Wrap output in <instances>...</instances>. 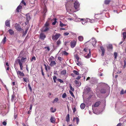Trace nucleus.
<instances>
[{
  "label": "nucleus",
  "mask_w": 126,
  "mask_h": 126,
  "mask_svg": "<svg viewBox=\"0 0 126 126\" xmlns=\"http://www.w3.org/2000/svg\"><path fill=\"white\" fill-rule=\"evenodd\" d=\"M26 59V58L22 57L21 59V60L19 59H17L16 61V63H18L20 68V70H23L22 62H24V60Z\"/></svg>",
  "instance_id": "f257e3e1"
},
{
  "label": "nucleus",
  "mask_w": 126,
  "mask_h": 126,
  "mask_svg": "<svg viewBox=\"0 0 126 126\" xmlns=\"http://www.w3.org/2000/svg\"><path fill=\"white\" fill-rule=\"evenodd\" d=\"M61 35L60 34L56 33L55 35H53L52 39L53 40H57L60 36Z\"/></svg>",
  "instance_id": "f03ea898"
},
{
  "label": "nucleus",
  "mask_w": 126,
  "mask_h": 126,
  "mask_svg": "<svg viewBox=\"0 0 126 126\" xmlns=\"http://www.w3.org/2000/svg\"><path fill=\"white\" fill-rule=\"evenodd\" d=\"M84 50L85 52H87V50H88L89 51V53L87 54V55L85 56V57L86 58H89L90 57H91V49H88V48H85L84 49Z\"/></svg>",
  "instance_id": "7ed1b4c3"
},
{
  "label": "nucleus",
  "mask_w": 126,
  "mask_h": 126,
  "mask_svg": "<svg viewBox=\"0 0 126 126\" xmlns=\"http://www.w3.org/2000/svg\"><path fill=\"white\" fill-rule=\"evenodd\" d=\"M16 29L18 31H20L22 30L20 25L17 24H16L15 25Z\"/></svg>",
  "instance_id": "20e7f679"
},
{
  "label": "nucleus",
  "mask_w": 126,
  "mask_h": 126,
  "mask_svg": "<svg viewBox=\"0 0 126 126\" xmlns=\"http://www.w3.org/2000/svg\"><path fill=\"white\" fill-rule=\"evenodd\" d=\"M73 73H71V75L73 77H75L76 75H79V73L77 71L74 70L73 71Z\"/></svg>",
  "instance_id": "39448f33"
},
{
  "label": "nucleus",
  "mask_w": 126,
  "mask_h": 126,
  "mask_svg": "<svg viewBox=\"0 0 126 126\" xmlns=\"http://www.w3.org/2000/svg\"><path fill=\"white\" fill-rule=\"evenodd\" d=\"M75 57V58L76 59L75 60L76 63L78 65H79V57H78V56L76 53H74Z\"/></svg>",
  "instance_id": "423d86ee"
},
{
  "label": "nucleus",
  "mask_w": 126,
  "mask_h": 126,
  "mask_svg": "<svg viewBox=\"0 0 126 126\" xmlns=\"http://www.w3.org/2000/svg\"><path fill=\"white\" fill-rule=\"evenodd\" d=\"M49 29L48 27L44 26L41 30L42 32H46Z\"/></svg>",
  "instance_id": "0eeeda50"
},
{
  "label": "nucleus",
  "mask_w": 126,
  "mask_h": 126,
  "mask_svg": "<svg viewBox=\"0 0 126 126\" xmlns=\"http://www.w3.org/2000/svg\"><path fill=\"white\" fill-rule=\"evenodd\" d=\"M79 7V4L78 1H75V2L74 3V7L75 9L77 10V11L78 10V8Z\"/></svg>",
  "instance_id": "6e6552de"
},
{
  "label": "nucleus",
  "mask_w": 126,
  "mask_h": 126,
  "mask_svg": "<svg viewBox=\"0 0 126 126\" xmlns=\"http://www.w3.org/2000/svg\"><path fill=\"white\" fill-rule=\"evenodd\" d=\"M17 74L18 77L20 76L21 77H24L25 75L23 72H21L20 71H18L17 72Z\"/></svg>",
  "instance_id": "1a4fd4ad"
},
{
  "label": "nucleus",
  "mask_w": 126,
  "mask_h": 126,
  "mask_svg": "<svg viewBox=\"0 0 126 126\" xmlns=\"http://www.w3.org/2000/svg\"><path fill=\"white\" fill-rule=\"evenodd\" d=\"M79 19H80V20L81 21H83L82 22V23L83 25H85V23L88 22L87 18L86 19L79 18Z\"/></svg>",
  "instance_id": "9d476101"
},
{
  "label": "nucleus",
  "mask_w": 126,
  "mask_h": 126,
  "mask_svg": "<svg viewBox=\"0 0 126 126\" xmlns=\"http://www.w3.org/2000/svg\"><path fill=\"white\" fill-rule=\"evenodd\" d=\"M46 37V36L43 33H41L40 35V39L42 40H44Z\"/></svg>",
  "instance_id": "9b49d317"
},
{
  "label": "nucleus",
  "mask_w": 126,
  "mask_h": 126,
  "mask_svg": "<svg viewBox=\"0 0 126 126\" xmlns=\"http://www.w3.org/2000/svg\"><path fill=\"white\" fill-rule=\"evenodd\" d=\"M100 48L101 50L102 54L101 56H103L104 54V53L105 52V50L104 47L102 46L100 47Z\"/></svg>",
  "instance_id": "f8f14e48"
},
{
  "label": "nucleus",
  "mask_w": 126,
  "mask_h": 126,
  "mask_svg": "<svg viewBox=\"0 0 126 126\" xmlns=\"http://www.w3.org/2000/svg\"><path fill=\"white\" fill-rule=\"evenodd\" d=\"M73 121L74 123L76 122L77 124H78L79 119L78 117L74 118L73 119Z\"/></svg>",
  "instance_id": "ddd939ff"
},
{
  "label": "nucleus",
  "mask_w": 126,
  "mask_h": 126,
  "mask_svg": "<svg viewBox=\"0 0 126 126\" xmlns=\"http://www.w3.org/2000/svg\"><path fill=\"white\" fill-rule=\"evenodd\" d=\"M76 45V42L75 41H73L71 43V46L72 48H73Z\"/></svg>",
  "instance_id": "4468645a"
},
{
  "label": "nucleus",
  "mask_w": 126,
  "mask_h": 126,
  "mask_svg": "<svg viewBox=\"0 0 126 126\" xmlns=\"http://www.w3.org/2000/svg\"><path fill=\"white\" fill-rule=\"evenodd\" d=\"M101 104V102L100 101H98L96 102L95 104H94L93 106L94 107H97L99 106V105H100Z\"/></svg>",
  "instance_id": "2eb2a0df"
},
{
  "label": "nucleus",
  "mask_w": 126,
  "mask_h": 126,
  "mask_svg": "<svg viewBox=\"0 0 126 126\" xmlns=\"http://www.w3.org/2000/svg\"><path fill=\"white\" fill-rule=\"evenodd\" d=\"M73 0H68L67 1V2L65 4V7L66 9H67V4H69L70 3H71L73 1Z\"/></svg>",
  "instance_id": "dca6fc26"
},
{
  "label": "nucleus",
  "mask_w": 126,
  "mask_h": 126,
  "mask_svg": "<svg viewBox=\"0 0 126 126\" xmlns=\"http://www.w3.org/2000/svg\"><path fill=\"white\" fill-rule=\"evenodd\" d=\"M56 64V62L55 61H52L50 63V65L51 66H53L54 65H55Z\"/></svg>",
  "instance_id": "f3484780"
},
{
  "label": "nucleus",
  "mask_w": 126,
  "mask_h": 126,
  "mask_svg": "<svg viewBox=\"0 0 126 126\" xmlns=\"http://www.w3.org/2000/svg\"><path fill=\"white\" fill-rule=\"evenodd\" d=\"M5 25L9 27L10 26V21L9 20H7L5 22Z\"/></svg>",
  "instance_id": "a211bd4d"
},
{
  "label": "nucleus",
  "mask_w": 126,
  "mask_h": 126,
  "mask_svg": "<svg viewBox=\"0 0 126 126\" xmlns=\"http://www.w3.org/2000/svg\"><path fill=\"white\" fill-rule=\"evenodd\" d=\"M66 120L67 122H68L70 121V115L69 114H68L67 116H66Z\"/></svg>",
  "instance_id": "6ab92c4d"
},
{
  "label": "nucleus",
  "mask_w": 126,
  "mask_h": 126,
  "mask_svg": "<svg viewBox=\"0 0 126 126\" xmlns=\"http://www.w3.org/2000/svg\"><path fill=\"white\" fill-rule=\"evenodd\" d=\"M100 92L102 94L105 93L106 92V90L104 88L101 89L100 91Z\"/></svg>",
  "instance_id": "aec40b11"
},
{
  "label": "nucleus",
  "mask_w": 126,
  "mask_h": 126,
  "mask_svg": "<svg viewBox=\"0 0 126 126\" xmlns=\"http://www.w3.org/2000/svg\"><path fill=\"white\" fill-rule=\"evenodd\" d=\"M97 42L95 39L91 41V43L94 46L95 44Z\"/></svg>",
  "instance_id": "412c9836"
},
{
  "label": "nucleus",
  "mask_w": 126,
  "mask_h": 126,
  "mask_svg": "<svg viewBox=\"0 0 126 126\" xmlns=\"http://www.w3.org/2000/svg\"><path fill=\"white\" fill-rule=\"evenodd\" d=\"M50 120L51 122L52 123H54L55 122V118L53 117H51Z\"/></svg>",
  "instance_id": "4be33fe9"
},
{
  "label": "nucleus",
  "mask_w": 126,
  "mask_h": 126,
  "mask_svg": "<svg viewBox=\"0 0 126 126\" xmlns=\"http://www.w3.org/2000/svg\"><path fill=\"white\" fill-rule=\"evenodd\" d=\"M22 8V6L21 5V4H20L17 7V8L16 9L17 11L18 12H19V10L20 9H21Z\"/></svg>",
  "instance_id": "5701e85b"
},
{
  "label": "nucleus",
  "mask_w": 126,
  "mask_h": 126,
  "mask_svg": "<svg viewBox=\"0 0 126 126\" xmlns=\"http://www.w3.org/2000/svg\"><path fill=\"white\" fill-rule=\"evenodd\" d=\"M123 36V41H124L126 38V33L125 32H123L122 34Z\"/></svg>",
  "instance_id": "b1692460"
},
{
  "label": "nucleus",
  "mask_w": 126,
  "mask_h": 126,
  "mask_svg": "<svg viewBox=\"0 0 126 126\" xmlns=\"http://www.w3.org/2000/svg\"><path fill=\"white\" fill-rule=\"evenodd\" d=\"M6 37L5 36L4 38H3V39L2 40L1 43L2 44H3L5 43V42L6 41Z\"/></svg>",
  "instance_id": "393cba45"
},
{
  "label": "nucleus",
  "mask_w": 126,
  "mask_h": 126,
  "mask_svg": "<svg viewBox=\"0 0 126 126\" xmlns=\"http://www.w3.org/2000/svg\"><path fill=\"white\" fill-rule=\"evenodd\" d=\"M61 44V41L60 39H59L56 42V44L57 46L58 47Z\"/></svg>",
  "instance_id": "a878e982"
},
{
  "label": "nucleus",
  "mask_w": 126,
  "mask_h": 126,
  "mask_svg": "<svg viewBox=\"0 0 126 126\" xmlns=\"http://www.w3.org/2000/svg\"><path fill=\"white\" fill-rule=\"evenodd\" d=\"M26 20L27 21L29 20L31 18L29 14H27L26 15Z\"/></svg>",
  "instance_id": "bb28decb"
},
{
  "label": "nucleus",
  "mask_w": 126,
  "mask_h": 126,
  "mask_svg": "<svg viewBox=\"0 0 126 126\" xmlns=\"http://www.w3.org/2000/svg\"><path fill=\"white\" fill-rule=\"evenodd\" d=\"M107 48L108 49H112L113 48V47L112 45L111 44H109L108 46H107Z\"/></svg>",
  "instance_id": "cd10ccee"
},
{
  "label": "nucleus",
  "mask_w": 126,
  "mask_h": 126,
  "mask_svg": "<svg viewBox=\"0 0 126 126\" xmlns=\"http://www.w3.org/2000/svg\"><path fill=\"white\" fill-rule=\"evenodd\" d=\"M83 37L81 36H79V41L81 42L84 40Z\"/></svg>",
  "instance_id": "c85d7f7f"
},
{
  "label": "nucleus",
  "mask_w": 126,
  "mask_h": 126,
  "mask_svg": "<svg viewBox=\"0 0 126 126\" xmlns=\"http://www.w3.org/2000/svg\"><path fill=\"white\" fill-rule=\"evenodd\" d=\"M85 106V104L84 103H82L80 106V107L81 109H84Z\"/></svg>",
  "instance_id": "c756f323"
},
{
  "label": "nucleus",
  "mask_w": 126,
  "mask_h": 126,
  "mask_svg": "<svg viewBox=\"0 0 126 126\" xmlns=\"http://www.w3.org/2000/svg\"><path fill=\"white\" fill-rule=\"evenodd\" d=\"M87 21L88 22H90L91 23H93L94 22V19H90L87 18Z\"/></svg>",
  "instance_id": "7c9ffc66"
},
{
  "label": "nucleus",
  "mask_w": 126,
  "mask_h": 126,
  "mask_svg": "<svg viewBox=\"0 0 126 126\" xmlns=\"http://www.w3.org/2000/svg\"><path fill=\"white\" fill-rule=\"evenodd\" d=\"M61 73L62 74L64 75H65L66 73V70H63L61 72Z\"/></svg>",
  "instance_id": "2f4dec72"
},
{
  "label": "nucleus",
  "mask_w": 126,
  "mask_h": 126,
  "mask_svg": "<svg viewBox=\"0 0 126 126\" xmlns=\"http://www.w3.org/2000/svg\"><path fill=\"white\" fill-rule=\"evenodd\" d=\"M50 111L52 112H54L56 111V109H55L53 108L52 107L50 108Z\"/></svg>",
  "instance_id": "473e14b6"
},
{
  "label": "nucleus",
  "mask_w": 126,
  "mask_h": 126,
  "mask_svg": "<svg viewBox=\"0 0 126 126\" xmlns=\"http://www.w3.org/2000/svg\"><path fill=\"white\" fill-rule=\"evenodd\" d=\"M9 32L11 35L13 34L14 33V31L11 29H10L9 30Z\"/></svg>",
  "instance_id": "72a5a7b5"
},
{
  "label": "nucleus",
  "mask_w": 126,
  "mask_h": 126,
  "mask_svg": "<svg viewBox=\"0 0 126 126\" xmlns=\"http://www.w3.org/2000/svg\"><path fill=\"white\" fill-rule=\"evenodd\" d=\"M69 88L71 91H74V89L72 87L71 84H69Z\"/></svg>",
  "instance_id": "f704fd0d"
},
{
  "label": "nucleus",
  "mask_w": 126,
  "mask_h": 126,
  "mask_svg": "<svg viewBox=\"0 0 126 126\" xmlns=\"http://www.w3.org/2000/svg\"><path fill=\"white\" fill-rule=\"evenodd\" d=\"M110 2V0H105V3L106 4H109Z\"/></svg>",
  "instance_id": "c9c22d12"
},
{
  "label": "nucleus",
  "mask_w": 126,
  "mask_h": 126,
  "mask_svg": "<svg viewBox=\"0 0 126 126\" xmlns=\"http://www.w3.org/2000/svg\"><path fill=\"white\" fill-rule=\"evenodd\" d=\"M60 25L61 27H63L66 26V25L63 24L61 21H60Z\"/></svg>",
  "instance_id": "e433bc0d"
},
{
  "label": "nucleus",
  "mask_w": 126,
  "mask_h": 126,
  "mask_svg": "<svg viewBox=\"0 0 126 126\" xmlns=\"http://www.w3.org/2000/svg\"><path fill=\"white\" fill-rule=\"evenodd\" d=\"M84 65L83 62L81 61L79 62V66H83Z\"/></svg>",
  "instance_id": "4c0bfd02"
},
{
  "label": "nucleus",
  "mask_w": 126,
  "mask_h": 126,
  "mask_svg": "<svg viewBox=\"0 0 126 126\" xmlns=\"http://www.w3.org/2000/svg\"><path fill=\"white\" fill-rule=\"evenodd\" d=\"M59 101V99L58 98H55L53 102V103H54L57 102Z\"/></svg>",
  "instance_id": "58836bf2"
},
{
  "label": "nucleus",
  "mask_w": 126,
  "mask_h": 126,
  "mask_svg": "<svg viewBox=\"0 0 126 126\" xmlns=\"http://www.w3.org/2000/svg\"><path fill=\"white\" fill-rule=\"evenodd\" d=\"M11 97H12V98H11V101H13L14 100V98H15L14 94H13L12 95Z\"/></svg>",
  "instance_id": "ea45409f"
},
{
  "label": "nucleus",
  "mask_w": 126,
  "mask_h": 126,
  "mask_svg": "<svg viewBox=\"0 0 126 126\" xmlns=\"http://www.w3.org/2000/svg\"><path fill=\"white\" fill-rule=\"evenodd\" d=\"M69 92L70 93V94L73 97H75V96L74 95L73 93L72 92V91H71V90L69 91Z\"/></svg>",
  "instance_id": "a19ab883"
},
{
  "label": "nucleus",
  "mask_w": 126,
  "mask_h": 126,
  "mask_svg": "<svg viewBox=\"0 0 126 126\" xmlns=\"http://www.w3.org/2000/svg\"><path fill=\"white\" fill-rule=\"evenodd\" d=\"M67 96L66 94L65 93H64L62 95V97L63 98H65Z\"/></svg>",
  "instance_id": "79ce46f5"
},
{
  "label": "nucleus",
  "mask_w": 126,
  "mask_h": 126,
  "mask_svg": "<svg viewBox=\"0 0 126 126\" xmlns=\"http://www.w3.org/2000/svg\"><path fill=\"white\" fill-rule=\"evenodd\" d=\"M57 79V77L56 76H54L53 78V79L54 80V82L55 83L56 82V80Z\"/></svg>",
  "instance_id": "37998d69"
},
{
  "label": "nucleus",
  "mask_w": 126,
  "mask_h": 126,
  "mask_svg": "<svg viewBox=\"0 0 126 126\" xmlns=\"http://www.w3.org/2000/svg\"><path fill=\"white\" fill-rule=\"evenodd\" d=\"M75 83L76 84L77 86H79L78 85L79 84L78 81L77 80H75Z\"/></svg>",
  "instance_id": "c03bdc74"
},
{
  "label": "nucleus",
  "mask_w": 126,
  "mask_h": 126,
  "mask_svg": "<svg viewBox=\"0 0 126 126\" xmlns=\"http://www.w3.org/2000/svg\"><path fill=\"white\" fill-rule=\"evenodd\" d=\"M15 88L13 89V90L15 91V89L16 91L17 90V85H15L14 86Z\"/></svg>",
  "instance_id": "a18cd8bd"
},
{
  "label": "nucleus",
  "mask_w": 126,
  "mask_h": 126,
  "mask_svg": "<svg viewBox=\"0 0 126 126\" xmlns=\"http://www.w3.org/2000/svg\"><path fill=\"white\" fill-rule=\"evenodd\" d=\"M28 87L29 88V89L31 91H32V88L31 87L30 84H28Z\"/></svg>",
  "instance_id": "49530a36"
},
{
  "label": "nucleus",
  "mask_w": 126,
  "mask_h": 126,
  "mask_svg": "<svg viewBox=\"0 0 126 126\" xmlns=\"http://www.w3.org/2000/svg\"><path fill=\"white\" fill-rule=\"evenodd\" d=\"M114 58L115 59H116L117 58V53L116 52H114Z\"/></svg>",
  "instance_id": "de8ad7c7"
},
{
  "label": "nucleus",
  "mask_w": 126,
  "mask_h": 126,
  "mask_svg": "<svg viewBox=\"0 0 126 126\" xmlns=\"http://www.w3.org/2000/svg\"><path fill=\"white\" fill-rule=\"evenodd\" d=\"M124 68H125L126 66V58L124 61Z\"/></svg>",
  "instance_id": "09e8293b"
},
{
  "label": "nucleus",
  "mask_w": 126,
  "mask_h": 126,
  "mask_svg": "<svg viewBox=\"0 0 126 126\" xmlns=\"http://www.w3.org/2000/svg\"><path fill=\"white\" fill-rule=\"evenodd\" d=\"M56 18L54 19V21L52 23V24L53 25H54L56 24Z\"/></svg>",
  "instance_id": "8fccbe9b"
},
{
  "label": "nucleus",
  "mask_w": 126,
  "mask_h": 126,
  "mask_svg": "<svg viewBox=\"0 0 126 126\" xmlns=\"http://www.w3.org/2000/svg\"><path fill=\"white\" fill-rule=\"evenodd\" d=\"M125 92H124V90L122 89L121 90L120 94H124Z\"/></svg>",
  "instance_id": "3c124183"
},
{
  "label": "nucleus",
  "mask_w": 126,
  "mask_h": 126,
  "mask_svg": "<svg viewBox=\"0 0 126 126\" xmlns=\"http://www.w3.org/2000/svg\"><path fill=\"white\" fill-rule=\"evenodd\" d=\"M15 84H16L15 82H12V84L13 85V89H14V88H15L14 86L15 85H16Z\"/></svg>",
  "instance_id": "603ef678"
},
{
  "label": "nucleus",
  "mask_w": 126,
  "mask_h": 126,
  "mask_svg": "<svg viewBox=\"0 0 126 126\" xmlns=\"http://www.w3.org/2000/svg\"><path fill=\"white\" fill-rule=\"evenodd\" d=\"M57 80L58 81L60 82L61 83H62L63 82V81L62 79H58Z\"/></svg>",
  "instance_id": "864d4df0"
},
{
  "label": "nucleus",
  "mask_w": 126,
  "mask_h": 126,
  "mask_svg": "<svg viewBox=\"0 0 126 126\" xmlns=\"http://www.w3.org/2000/svg\"><path fill=\"white\" fill-rule=\"evenodd\" d=\"M63 54L64 55H67L68 54V53L66 52L65 51H63Z\"/></svg>",
  "instance_id": "5fc2aeb1"
},
{
  "label": "nucleus",
  "mask_w": 126,
  "mask_h": 126,
  "mask_svg": "<svg viewBox=\"0 0 126 126\" xmlns=\"http://www.w3.org/2000/svg\"><path fill=\"white\" fill-rule=\"evenodd\" d=\"M24 80L26 82H27V78H23Z\"/></svg>",
  "instance_id": "6e6d98bb"
},
{
  "label": "nucleus",
  "mask_w": 126,
  "mask_h": 126,
  "mask_svg": "<svg viewBox=\"0 0 126 126\" xmlns=\"http://www.w3.org/2000/svg\"><path fill=\"white\" fill-rule=\"evenodd\" d=\"M36 60V58L35 57H33L32 59V61L33 60Z\"/></svg>",
  "instance_id": "4d7b16f0"
},
{
  "label": "nucleus",
  "mask_w": 126,
  "mask_h": 126,
  "mask_svg": "<svg viewBox=\"0 0 126 126\" xmlns=\"http://www.w3.org/2000/svg\"><path fill=\"white\" fill-rule=\"evenodd\" d=\"M47 12V9L46 8H45L44 9V12L43 13H45Z\"/></svg>",
  "instance_id": "13d9d810"
},
{
  "label": "nucleus",
  "mask_w": 126,
  "mask_h": 126,
  "mask_svg": "<svg viewBox=\"0 0 126 126\" xmlns=\"http://www.w3.org/2000/svg\"><path fill=\"white\" fill-rule=\"evenodd\" d=\"M48 25H49V23L47 22H46V24H45L44 26L48 27Z\"/></svg>",
  "instance_id": "bf43d9fd"
},
{
  "label": "nucleus",
  "mask_w": 126,
  "mask_h": 126,
  "mask_svg": "<svg viewBox=\"0 0 126 126\" xmlns=\"http://www.w3.org/2000/svg\"><path fill=\"white\" fill-rule=\"evenodd\" d=\"M28 30V29H27L26 30V31L24 32H23L24 35H25L27 33V32Z\"/></svg>",
  "instance_id": "052dcab7"
},
{
  "label": "nucleus",
  "mask_w": 126,
  "mask_h": 126,
  "mask_svg": "<svg viewBox=\"0 0 126 126\" xmlns=\"http://www.w3.org/2000/svg\"><path fill=\"white\" fill-rule=\"evenodd\" d=\"M74 113L76 111V108L75 107H74L72 109Z\"/></svg>",
  "instance_id": "680f3d73"
},
{
  "label": "nucleus",
  "mask_w": 126,
  "mask_h": 126,
  "mask_svg": "<svg viewBox=\"0 0 126 126\" xmlns=\"http://www.w3.org/2000/svg\"><path fill=\"white\" fill-rule=\"evenodd\" d=\"M21 4H23L24 5H25L26 4V3L24 1H22V2L20 4H21Z\"/></svg>",
  "instance_id": "e2e57ef3"
},
{
  "label": "nucleus",
  "mask_w": 126,
  "mask_h": 126,
  "mask_svg": "<svg viewBox=\"0 0 126 126\" xmlns=\"http://www.w3.org/2000/svg\"><path fill=\"white\" fill-rule=\"evenodd\" d=\"M69 34V33L68 32H64L63 34L64 35H67Z\"/></svg>",
  "instance_id": "0e129e2a"
},
{
  "label": "nucleus",
  "mask_w": 126,
  "mask_h": 126,
  "mask_svg": "<svg viewBox=\"0 0 126 126\" xmlns=\"http://www.w3.org/2000/svg\"><path fill=\"white\" fill-rule=\"evenodd\" d=\"M4 125H6V123L5 121H4L2 123Z\"/></svg>",
  "instance_id": "69168bd1"
},
{
  "label": "nucleus",
  "mask_w": 126,
  "mask_h": 126,
  "mask_svg": "<svg viewBox=\"0 0 126 126\" xmlns=\"http://www.w3.org/2000/svg\"><path fill=\"white\" fill-rule=\"evenodd\" d=\"M17 114L16 113H15L14 115V117L15 118H16V117H17Z\"/></svg>",
  "instance_id": "338daca9"
},
{
  "label": "nucleus",
  "mask_w": 126,
  "mask_h": 126,
  "mask_svg": "<svg viewBox=\"0 0 126 126\" xmlns=\"http://www.w3.org/2000/svg\"><path fill=\"white\" fill-rule=\"evenodd\" d=\"M121 123H118L117 125V126H121Z\"/></svg>",
  "instance_id": "774afa93"
}]
</instances>
